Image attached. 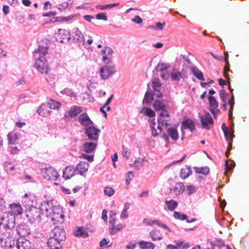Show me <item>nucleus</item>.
<instances>
[{"label":"nucleus","mask_w":249,"mask_h":249,"mask_svg":"<svg viewBox=\"0 0 249 249\" xmlns=\"http://www.w3.org/2000/svg\"><path fill=\"white\" fill-rule=\"evenodd\" d=\"M81 112L82 108L81 107L73 106L71 108L68 112L65 114L64 117L66 118L68 117L73 118L77 116Z\"/></svg>","instance_id":"15"},{"label":"nucleus","mask_w":249,"mask_h":249,"mask_svg":"<svg viewBox=\"0 0 249 249\" xmlns=\"http://www.w3.org/2000/svg\"><path fill=\"white\" fill-rule=\"evenodd\" d=\"M15 166L11 163H6L4 169L7 173H11L15 169Z\"/></svg>","instance_id":"48"},{"label":"nucleus","mask_w":249,"mask_h":249,"mask_svg":"<svg viewBox=\"0 0 249 249\" xmlns=\"http://www.w3.org/2000/svg\"><path fill=\"white\" fill-rule=\"evenodd\" d=\"M103 61L106 64H109L111 62L113 51L108 47L105 48L103 51Z\"/></svg>","instance_id":"17"},{"label":"nucleus","mask_w":249,"mask_h":249,"mask_svg":"<svg viewBox=\"0 0 249 249\" xmlns=\"http://www.w3.org/2000/svg\"><path fill=\"white\" fill-rule=\"evenodd\" d=\"M2 221H4V224L8 229H11L14 227L15 224V217L14 214L10 213H5L3 216L1 217Z\"/></svg>","instance_id":"8"},{"label":"nucleus","mask_w":249,"mask_h":249,"mask_svg":"<svg viewBox=\"0 0 249 249\" xmlns=\"http://www.w3.org/2000/svg\"><path fill=\"white\" fill-rule=\"evenodd\" d=\"M167 133L173 140L177 141L178 139V131L175 128L171 127L168 128Z\"/></svg>","instance_id":"34"},{"label":"nucleus","mask_w":249,"mask_h":249,"mask_svg":"<svg viewBox=\"0 0 249 249\" xmlns=\"http://www.w3.org/2000/svg\"><path fill=\"white\" fill-rule=\"evenodd\" d=\"M85 135L89 140L91 141H97L98 139L100 130L95 128L91 125V126L84 129Z\"/></svg>","instance_id":"5"},{"label":"nucleus","mask_w":249,"mask_h":249,"mask_svg":"<svg viewBox=\"0 0 249 249\" xmlns=\"http://www.w3.org/2000/svg\"><path fill=\"white\" fill-rule=\"evenodd\" d=\"M220 96L223 102H226L228 94L226 93V91L224 89H221L220 90Z\"/></svg>","instance_id":"56"},{"label":"nucleus","mask_w":249,"mask_h":249,"mask_svg":"<svg viewBox=\"0 0 249 249\" xmlns=\"http://www.w3.org/2000/svg\"><path fill=\"white\" fill-rule=\"evenodd\" d=\"M165 204L170 211H173L178 206L177 202L173 200L166 201Z\"/></svg>","instance_id":"43"},{"label":"nucleus","mask_w":249,"mask_h":249,"mask_svg":"<svg viewBox=\"0 0 249 249\" xmlns=\"http://www.w3.org/2000/svg\"><path fill=\"white\" fill-rule=\"evenodd\" d=\"M115 215H116V213H115V211H111L110 212L109 221V223L110 224H115Z\"/></svg>","instance_id":"55"},{"label":"nucleus","mask_w":249,"mask_h":249,"mask_svg":"<svg viewBox=\"0 0 249 249\" xmlns=\"http://www.w3.org/2000/svg\"><path fill=\"white\" fill-rule=\"evenodd\" d=\"M41 209L31 206L27 208L26 216L32 223L39 221L41 218Z\"/></svg>","instance_id":"2"},{"label":"nucleus","mask_w":249,"mask_h":249,"mask_svg":"<svg viewBox=\"0 0 249 249\" xmlns=\"http://www.w3.org/2000/svg\"><path fill=\"white\" fill-rule=\"evenodd\" d=\"M154 98H160L162 97V94L160 92V90L158 89H153V92L152 93Z\"/></svg>","instance_id":"59"},{"label":"nucleus","mask_w":249,"mask_h":249,"mask_svg":"<svg viewBox=\"0 0 249 249\" xmlns=\"http://www.w3.org/2000/svg\"><path fill=\"white\" fill-rule=\"evenodd\" d=\"M143 222L145 224H146L147 225H149V226H151V225H152L154 224H158V221L157 220H152L151 219H143Z\"/></svg>","instance_id":"60"},{"label":"nucleus","mask_w":249,"mask_h":249,"mask_svg":"<svg viewBox=\"0 0 249 249\" xmlns=\"http://www.w3.org/2000/svg\"><path fill=\"white\" fill-rule=\"evenodd\" d=\"M78 121L82 125L84 126L85 129H86L93 124L92 121L86 113L81 114L78 118Z\"/></svg>","instance_id":"9"},{"label":"nucleus","mask_w":249,"mask_h":249,"mask_svg":"<svg viewBox=\"0 0 249 249\" xmlns=\"http://www.w3.org/2000/svg\"><path fill=\"white\" fill-rule=\"evenodd\" d=\"M170 117L167 110H162L158 119V123L166 127L170 125Z\"/></svg>","instance_id":"6"},{"label":"nucleus","mask_w":249,"mask_h":249,"mask_svg":"<svg viewBox=\"0 0 249 249\" xmlns=\"http://www.w3.org/2000/svg\"><path fill=\"white\" fill-rule=\"evenodd\" d=\"M141 249H154L155 245L150 242L142 241L139 243Z\"/></svg>","instance_id":"33"},{"label":"nucleus","mask_w":249,"mask_h":249,"mask_svg":"<svg viewBox=\"0 0 249 249\" xmlns=\"http://www.w3.org/2000/svg\"><path fill=\"white\" fill-rule=\"evenodd\" d=\"M18 234L21 237H26L31 233V230L28 226L25 224H21L17 229Z\"/></svg>","instance_id":"12"},{"label":"nucleus","mask_w":249,"mask_h":249,"mask_svg":"<svg viewBox=\"0 0 249 249\" xmlns=\"http://www.w3.org/2000/svg\"><path fill=\"white\" fill-rule=\"evenodd\" d=\"M153 107L156 111L161 110V111L162 110H166L164 104L162 102L157 100L154 101L153 104Z\"/></svg>","instance_id":"35"},{"label":"nucleus","mask_w":249,"mask_h":249,"mask_svg":"<svg viewBox=\"0 0 249 249\" xmlns=\"http://www.w3.org/2000/svg\"><path fill=\"white\" fill-rule=\"evenodd\" d=\"M9 150L11 154H15L18 153L19 149L18 147L15 146H11L9 147Z\"/></svg>","instance_id":"62"},{"label":"nucleus","mask_w":249,"mask_h":249,"mask_svg":"<svg viewBox=\"0 0 249 249\" xmlns=\"http://www.w3.org/2000/svg\"><path fill=\"white\" fill-rule=\"evenodd\" d=\"M35 65L36 69L41 73H48V63L44 57H40L36 59Z\"/></svg>","instance_id":"4"},{"label":"nucleus","mask_w":249,"mask_h":249,"mask_svg":"<svg viewBox=\"0 0 249 249\" xmlns=\"http://www.w3.org/2000/svg\"><path fill=\"white\" fill-rule=\"evenodd\" d=\"M174 217L177 219H179V220H184L187 218V215H186L185 214H184L181 213H179L178 212H174Z\"/></svg>","instance_id":"44"},{"label":"nucleus","mask_w":249,"mask_h":249,"mask_svg":"<svg viewBox=\"0 0 249 249\" xmlns=\"http://www.w3.org/2000/svg\"><path fill=\"white\" fill-rule=\"evenodd\" d=\"M208 101L210 104V111L214 116L216 112L219 111L218 109V103L212 95L209 96Z\"/></svg>","instance_id":"13"},{"label":"nucleus","mask_w":249,"mask_h":249,"mask_svg":"<svg viewBox=\"0 0 249 249\" xmlns=\"http://www.w3.org/2000/svg\"><path fill=\"white\" fill-rule=\"evenodd\" d=\"M71 38L70 32L63 29H59L57 35V38L61 42L68 41Z\"/></svg>","instance_id":"10"},{"label":"nucleus","mask_w":249,"mask_h":249,"mask_svg":"<svg viewBox=\"0 0 249 249\" xmlns=\"http://www.w3.org/2000/svg\"><path fill=\"white\" fill-rule=\"evenodd\" d=\"M129 204L125 203L124 209H123L122 213L121 214V218H126L128 217L127 210L128 209Z\"/></svg>","instance_id":"52"},{"label":"nucleus","mask_w":249,"mask_h":249,"mask_svg":"<svg viewBox=\"0 0 249 249\" xmlns=\"http://www.w3.org/2000/svg\"><path fill=\"white\" fill-rule=\"evenodd\" d=\"M48 48L46 47L40 46H38V48L37 50L34 52L35 54L38 53L40 57L44 56L48 53ZM36 56V55H35Z\"/></svg>","instance_id":"37"},{"label":"nucleus","mask_w":249,"mask_h":249,"mask_svg":"<svg viewBox=\"0 0 249 249\" xmlns=\"http://www.w3.org/2000/svg\"><path fill=\"white\" fill-rule=\"evenodd\" d=\"M186 193L188 195H191L196 191V187L193 185H188L186 187Z\"/></svg>","instance_id":"50"},{"label":"nucleus","mask_w":249,"mask_h":249,"mask_svg":"<svg viewBox=\"0 0 249 249\" xmlns=\"http://www.w3.org/2000/svg\"><path fill=\"white\" fill-rule=\"evenodd\" d=\"M154 100V98L152 93L146 91L145 93L144 99L143 100V103H146L147 104H149L151 103V101Z\"/></svg>","instance_id":"40"},{"label":"nucleus","mask_w":249,"mask_h":249,"mask_svg":"<svg viewBox=\"0 0 249 249\" xmlns=\"http://www.w3.org/2000/svg\"><path fill=\"white\" fill-rule=\"evenodd\" d=\"M144 109L145 110L144 113L146 116L150 117H153L155 116L156 114L155 111L151 108L149 107H146L144 108Z\"/></svg>","instance_id":"49"},{"label":"nucleus","mask_w":249,"mask_h":249,"mask_svg":"<svg viewBox=\"0 0 249 249\" xmlns=\"http://www.w3.org/2000/svg\"><path fill=\"white\" fill-rule=\"evenodd\" d=\"M177 245L178 248L181 249H185L190 247V245L189 243H184L183 241L179 242Z\"/></svg>","instance_id":"53"},{"label":"nucleus","mask_w":249,"mask_h":249,"mask_svg":"<svg viewBox=\"0 0 249 249\" xmlns=\"http://www.w3.org/2000/svg\"><path fill=\"white\" fill-rule=\"evenodd\" d=\"M100 75L103 79H107L113 73L111 69L107 66L102 67L100 70Z\"/></svg>","instance_id":"22"},{"label":"nucleus","mask_w":249,"mask_h":249,"mask_svg":"<svg viewBox=\"0 0 249 249\" xmlns=\"http://www.w3.org/2000/svg\"><path fill=\"white\" fill-rule=\"evenodd\" d=\"M130 153L131 151L129 149L124 146L122 147V154L126 159H128L130 156Z\"/></svg>","instance_id":"54"},{"label":"nucleus","mask_w":249,"mask_h":249,"mask_svg":"<svg viewBox=\"0 0 249 249\" xmlns=\"http://www.w3.org/2000/svg\"><path fill=\"white\" fill-rule=\"evenodd\" d=\"M191 71L193 74L199 80L204 81L205 80L203 73L196 67H193Z\"/></svg>","instance_id":"30"},{"label":"nucleus","mask_w":249,"mask_h":249,"mask_svg":"<svg viewBox=\"0 0 249 249\" xmlns=\"http://www.w3.org/2000/svg\"><path fill=\"white\" fill-rule=\"evenodd\" d=\"M75 170L72 166H67L63 172V177L65 179H69L75 175Z\"/></svg>","instance_id":"18"},{"label":"nucleus","mask_w":249,"mask_h":249,"mask_svg":"<svg viewBox=\"0 0 249 249\" xmlns=\"http://www.w3.org/2000/svg\"><path fill=\"white\" fill-rule=\"evenodd\" d=\"M183 126H184L187 128H189L191 132L194 131L195 129V123L192 120L190 119H187L182 123V131H183Z\"/></svg>","instance_id":"28"},{"label":"nucleus","mask_w":249,"mask_h":249,"mask_svg":"<svg viewBox=\"0 0 249 249\" xmlns=\"http://www.w3.org/2000/svg\"><path fill=\"white\" fill-rule=\"evenodd\" d=\"M230 70V65H225L224 70H223V74L225 77L227 79V80H228V83H230V75L228 74V72Z\"/></svg>","instance_id":"46"},{"label":"nucleus","mask_w":249,"mask_h":249,"mask_svg":"<svg viewBox=\"0 0 249 249\" xmlns=\"http://www.w3.org/2000/svg\"><path fill=\"white\" fill-rule=\"evenodd\" d=\"M132 21L137 24H141L142 23V19L139 16H135L132 19Z\"/></svg>","instance_id":"64"},{"label":"nucleus","mask_w":249,"mask_h":249,"mask_svg":"<svg viewBox=\"0 0 249 249\" xmlns=\"http://www.w3.org/2000/svg\"><path fill=\"white\" fill-rule=\"evenodd\" d=\"M196 172L204 175H207L209 173V169L207 167L198 168L196 170Z\"/></svg>","instance_id":"51"},{"label":"nucleus","mask_w":249,"mask_h":249,"mask_svg":"<svg viewBox=\"0 0 249 249\" xmlns=\"http://www.w3.org/2000/svg\"><path fill=\"white\" fill-rule=\"evenodd\" d=\"M12 237H13V236L12 233V230L11 229L8 228V229L5 230L2 234V235L0 237L1 243H3V241Z\"/></svg>","instance_id":"31"},{"label":"nucleus","mask_w":249,"mask_h":249,"mask_svg":"<svg viewBox=\"0 0 249 249\" xmlns=\"http://www.w3.org/2000/svg\"><path fill=\"white\" fill-rule=\"evenodd\" d=\"M74 233L76 236H80L82 237H87L89 235L88 232L85 230V229L83 227L77 228Z\"/></svg>","instance_id":"36"},{"label":"nucleus","mask_w":249,"mask_h":249,"mask_svg":"<svg viewBox=\"0 0 249 249\" xmlns=\"http://www.w3.org/2000/svg\"><path fill=\"white\" fill-rule=\"evenodd\" d=\"M18 139V135L15 132H11L8 135L9 143H15Z\"/></svg>","instance_id":"42"},{"label":"nucleus","mask_w":249,"mask_h":249,"mask_svg":"<svg viewBox=\"0 0 249 249\" xmlns=\"http://www.w3.org/2000/svg\"><path fill=\"white\" fill-rule=\"evenodd\" d=\"M149 234L153 241L160 240L162 238V235L159 231L153 230L150 231Z\"/></svg>","instance_id":"29"},{"label":"nucleus","mask_w":249,"mask_h":249,"mask_svg":"<svg viewBox=\"0 0 249 249\" xmlns=\"http://www.w3.org/2000/svg\"><path fill=\"white\" fill-rule=\"evenodd\" d=\"M72 37L73 40L76 41L83 42L84 41L83 35L77 28L74 29V31L72 33Z\"/></svg>","instance_id":"24"},{"label":"nucleus","mask_w":249,"mask_h":249,"mask_svg":"<svg viewBox=\"0 0 249 249\" xmlns=\"http://www.w3.org/2000/svg\"><path fill=\"white\" fill-rule=\"evenodd\" d=\"M54 237L60 242L64 240L66 238V233L63 228L58 226L55 227L53 230Z\"/></svg>","instance_id":"11"},{"label":"nucleus","mask_w":249,"mask_h":249,"mask_svg":"<svg viewBox=\"0 0 249 249\" xmlns=\"http://www.w3.org/2000/svg\"><path fill=\"white\" fill-rule=\"evenodd\" d=\"M185 72L186 71L184 69L182 70L181 72L174 69L173 70V71L171 73V79L173 80H179L183 77V74H184Z\"/></svg>","instance_id":"25"},{"label":"nucleus","mask_w":249,"mask_h":249,"mask_svg":"<svg viewBox=\"0 0 249 249\" xmlns=\"http://www.w3.org/2000/svg\"><path fill=\"white\" fill-rule=\"evenodd\" d=\"M192 173L191 169L190 167L185 169H181L180 172V177L183 179H185L188 177Z\"/></svg>","instance_id":"41"},{"label":"nucleus","mask_w":249,"mask_h":249,"mask_svg":"<svg viewBox=\"0 0 249 249\" xmlns=\"http://www.w3.org/2000/svg\"><path fill=\"white\" fill-rule=\"evenodd\" d=\"M10 208L11 211L8 212L14 214V216L22 214L23 209L19 203H13L10 205Z\"/></svg>","instance_id":"20"},{"label":"nucleus","mask_w":249,"mask_h":249,"mask_svg":"<svg viewBox=\"0 0 249 249\" xmlns=\"http://www.w3.org/2000/svg\"><path fill=\"white\" fill-rule=\"evenodd\" d=\"M160 124H158L155 123V119L152 120L150 122V127L151 129L152 135L153 137H156L162 132V128L160 126Z\"/></svg>","instance_id":"14"},{"label":"nucleus","mask_w":249,"mask_h":249,"mask_svg":"<svg viewBox=\"0 0 249 249\" xmlns=\"http://www.w3.org/2000/svg\"><path fill=\"white\" fill-rule=\"evenodd\" d=\"M185 190V187L182 182H178L176 183L173 188L170 189V193L173 192L174 194L178 196L182 194Z\"/></svg>","instance_id":"19"},{"label":"nucleus","mask_w":249,"mask_h":249,"mask_svg":"<svg viewBox=\"0 0 249 249\" xmlns=\"http://www.w3.org/2000/svg\"><path fill=\"white\" fill-rule=\"evenodd\" d=\"M111 227L109 228V231L110 234H114L116 233L118 231H120L123 227L122 224H118L115 225V223L113 224H110Z\"/></svg>","instance_id":"38"},{"label":"nucleus","mask_w":249,"mask_h":249,"mask_svg":"<svg viewBox=\"0 0 249 249\" xmlns=\"http://www.w3.org/2000/svg\"><path fill=\"white\" fill-rule=\"evenodd\" d=\"M38 113L44 117L50 115L51 111L48 109L47 107L45 104H42L37 109Z\"/></svg>","instance_id":"27"},{"label":"nucleus","mask_w":249,"mask_h":249,"mask_svg":"<svg viewBox=\"0 0 249 249\" xmlns=\"http://www.w3.org/2000/svg\"><path fill=\"white\" fill-rule=\"evenodd\" d=\"M97 145L96 142H88L84 143L83 149L86 153H90L95 149Z\"/></svg>","instance_id":"23"},{"label":"nucleus","mask_w":249,"mask_h":249,"mask_svg":"<svg viewBox=\"0 0 249 249\" xmlns=\"http://www.w3.org/2000/svg\"><path fill=\"white\" fill-rule=\"evenodd\" d=\"M44 214L47 217H50L51 220L54 224H56L62 221L64 216L63 214L62 209L59 207L55 206L52 208H48L45 207Z\"/></svg>","instance_id":"1"},{"label":"nucleus","mask_w":249,"mask_h":249,"mask_svg":"<svg viewBox=\"0 0 249 249\" xmlns=\"http://www.w3.org/2000/svg\"><path fill=\"white\" fill-rule=\"evenodd\" d=\"M69 4L67 1H64L61 3L58 4L57 8L60 11H63L65 10L68 6Z\"/></svg>","instance_id":"57"},{"label":"nucleus","mask_w":249,"mask_h":249,"mask_svg":"<svg viewBox=\"0 0 249 249\" xmlns=\"http://www.w3.org/2000/svg\"><path fill=\"white\" fill-rule=\"evenodd\" d=\"M104 192L105 195L108 196H111L114 194V190L111 187H106L104 189Z\"/></svg>","instance_id":"47"},{"label":"nucleus","mask_w":249,"mask_h":249,"mask_svg":"<svg viewBox=\"0 0 249 249\" xmlns=\"http://www.w3.org/2000/svg\"><path fill=\"white\" fill-rule=\"evenodd\" d=\"M89 168V164L87 162L81 161L76 167V170L82 175L85 173Z\"/></svg>","instance_id":"26"},{"label":"nucleus","mask_w":249,"mask_h":249,"mask_svg":"<svg viewBox=\"0 0 249 249\" xmlns=\"http://www.w3.org/2000/svg\"><path fill=\"white\" fill-rule=\"evenodd\" d=\"M152 84L153 89H158L161 86V84L159 80L153 81Z\"/></svg>","instance_id":"63"},{"label":"nucleus","mask_w":249,"mask_h":249,"mask_svg":"<svg viewBox=\"0 0 249 249\" xmlns=\"http://www.w3.org/2000/svg\"><path fill=\"white\" fill-rule=\"evenodd\" d=\"M48 104L50 108L53 109H59L61 107L60 102L56 101L52 98L49 99Z\"/></svg>","instance_id":"32"},{"label":"nucleus","mask_w":249,"mask_h":249,"mask_svg":"<svg viewBox=\"0 0 249 249\" xmlns=\"http://www.w3.org/2000/svg\"><path fill=\"white\" fill-rule=\"evenodd\" d=\"M119 4V3H116L109 4H107V5H105L102 6L100 9L101 10H106L107 8H111L113 7L118 6Z\"/></svg>","instance_id":"61"},{"label":"nucleus","mask_w":249,"mask_h":249,"mask_svg":"<svg viewBox=\"0 0 249 249\" xmlns=\"http://www.w3.org/2000/svg\"><path fill=\"white\" fill-rule=\"evenodd\" d=\"M2 244L6 248L11 249L15 246V240L13 237H10L3 241Z\"/></svg>","instance_id":"39"},{"label":"nucleus","mask_w":249,"mask_h":249,"mask_svg":"<svg viewBox=\"0 0 249 249\" xmlns=\"http://www.w3.org/2000/svg\"><path fill=\"white\" fill-rule=\"evenodd\" d=\"M43 177L48 180H56L59 177L56 170L53 167L45 168L41 170Z\"/></svg>","instance_id":"3"},{"label":"nucleus","mask_w":249,"mask_h":249,"mask_svg":"<svg viewBox=\"0 0 249 249\" xmlns=\"http://www.w3.org/2000/svg\"><path fill=\"white\" fill-rule=\"evenodd\" d=\"M60 241H57L55 238L50 237L47 242L48 247L51 249H62Z\"/></svg>","instance_id":"16"},{"label":"nucleus","mask_w":249,"mask_h":249,"mask_svg":"<svg viewBox=\"0 0 249 249\" xmlns=\"http://www.w3.org/2000/svg\"><path fill=\"white\" fill-rule=\"evenodd\" d=\"M96 18L98 20H103L104 21H107V18L106 15L103 13L97 14L96 15Z\"/></svg>","instance_id":"58"},{"label":"nucleus","mask_w":249,"mask_h":249,"mask_svg":"<svg viewBox=\"0 0 249 249\" xmlns=\"http://www.w3.org/2000/svg\"><path fill=\"white\" fill-rule=\"evenodd\" d=\"M200 122L203 128L207 130L210 129L209 125H212L213 124V121L211 115L209 112H206L204 117L199 115Z\"/></svg>","instance_id":"7"},{"label":"nucleus","mask_w":249,"mask_h":249,"mask_svg":"<svg viewBox=\"0 0 249 249\" xmlns=\"http://www.w3.org/2000/svg\"><path fill=\"white\" fill-rule=\"evenodd\" d=\"M44 204H42V210L43 211V213H44V212L45 210V207H47L48 208H52L53 206V203L52 202V200H46L43 202Z\"/></svg>","instance_id":"45"},{"label":"nucleus","mask_w":249,"mask_h":249,"mask_svg":"<svg viewBox=\"0 0 249 249\" xmlns=\"http://www.w3.org/2000/svg\"><path fill=\"white\" fill-rule=\"evenodd\" d=\"M18 249H32L29 240L23 238L18 239L17 242Z\"/></svg>","instance_id":"21"}]
</instances>
